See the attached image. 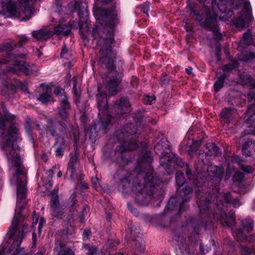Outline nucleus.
<instances>
[{"mask_svg":"<svg viewBox=\"0 0 255 255\" xmlns=\"http://www.w3.org/2000/svg\"><path fill=\"white\" fill-rule=\"evenodd\" d=\"M135 241L136 242L135 246H136L137 249L140 252L143 253L144 251L145 246L141 239L135 240Z\"/></svg>","mask_w":255,"mask_h":255,"instance_id":"nucleus-51","label":"nucleus"},{"mask_svg":"<svg viewBox=\"0 0 255 255\" xmlns=\"http://www.w3.org/2000/svg\"><path fill=\"white\" fill-rule=\"evenodd\" d=\"M234 235L238 238V240L244 242V239L245 235L243 230L239 228H237L234 232Z\"/></svg>","mask_w":255,"mask_h":255,"instance_id":"nucleus-44","label":"nucleus"},{"mask_svg":"<svg viewBox=\"0 0 255 255\" xmlns=\"http://www.w3.org/2000/svg\"><path fill=\"white\" fill-rule=\"evenodd\" d=\"M97 18L104 23L103 28L93 30V37L97 45L100 47L99 64L107 70L106 74L102 75L105 79L106 87L111 95H116L120 91L123 73L116 69L115 61L117 52L113 49L115 46L114 35L116 27L119 23L118 11L115 6L110 8H99L96 13Z\"/></svg>","mask_w":255,"mask_h":255,"instance_id":"nucleus-1","label":"nucleus"},{"mask_svg":"<svg viewBox=\"0 0 255 255\" xmlns=\"http://www.w3.org/2000/svg\"><path fill=\"white\" fill-rule=\"evenodd\" d=\"M243 39L244 43L246 45H250L253 43V38L250 29H248L247 31L244 34Z\"/></svg>","mask_w":255,"mask_h":255,"instance_id":"nucleus-37","label":"nucleus"},{"mask_svg":"<svg viewBox=\"0 0 255 255\" xmlns=\"http://www.w3.org/2000/svg\"><path fill=\"white\" fill-rule=\"evenodd\" d=\"M236 111L232 108H225L220 114L221 118L225 122L229 123L233 118Z\"/></svg>","mask_w":255,"mask_h":255,"instance_id":"nucleus-25","label":"nucleus"},{"mask_svg":"<svg viewBox=\"0 0 255 255\" xmlns=\"http://www.w3.org/2000/svg\"><path fill=\"white\" fill-rule=\"evenodd\" d=\"M3 116L0 114V128L2 130H5L6 125L4 118L8 123L12 122L15 119V116L9 113L6 109L5 107L2 105Z\"/></svg>","mask_w":255,"mask_h":255,"instance_id":"nucleus-20","label":"nucleus"},{"mask_svg":"<svg viewBox=\"0 0 255 255\" xmlns=\"http://www.w3.org/2000/svg\"><path fill=\"white\" fill-rule=\"evenodd\" d=\"M246 122L249 128V129L245 130L242 133L240 138H243L246 135H255V103L251 105L248 109L246 113Z\"/></svg>","mask_w":255,"mask_h":255,"instance_id":"nucleus-10","label":"nucleus"},{"mask_svg":"<svg viewBox=\"0 0 255 255\" xmlns=\"http://www.w3.org/2000/svg\"><path fill=\"white\" fill-rule=\"evenodd\" d=\"M115 178L119 180V190L127 193L131 189L135 194V202L139 205L146 206L151 199L161 201L162 199V182L154 178L150 171L135 175L120 169L117 171Z\"/></svg>","mask_w":255,"mask_h":255,"instance_id":"nucleus-2","label":"nucleus"},{"mask_svg":"<svg viewBox=\"0 0 255 255\" xmlns=\"http://www.w3.org/2000/svg\"><path fill=\"white\" fill-rule=\"evenodd\" d=\"M71 26L69 23L60 24L55 28L54 33L57 34H62L67 36L71 31Z\"/></svg>","mask_w":255,"mask_h":255,"instance_id":"nucleus-28","label":"nucleus"},{"mask_svg":"<svg viewBox=\"0 0 255 255\" xmlns=\"http://www.w3.org/2000/svg\"><path fill=\"white\" fill-rule=\"evenodd\" d=\"M26 83L18 81L17 83V87H20L24 91L28 92L27 88L26 87Z\"/></svg>","mask_w":255,"mask_h":255,"instance_id":"nucleus-63","label":"nucleus"},{"mask_svg":"<svg viewBox=\"0 0 255 255\" xmlns=\"http://www.w3.org/2000/svg\"><path fill=\"white\" fill-rule=\"evenodd\" d=\"M177 189L175 197H171L168 202L166 207L171 210L177 208L179 212L183 210L184 202L188 201L192 192L193 189L190 186L185 185L182 189Z\"/></svg>","mask_w":255,"mask_h":255,"instance_id":"nucleus-7","label":"nucleus"},{"mask_svg":"<svg viewBox=\"0 0 255 255\" xmlns=\"http://www.w3.org/2000/svg\"><path fill=\"white\" fill-rule=\"evenodd\" d=\"M196 194L200 214L203 215L205 213L208 214L210 213L209 205L210 204L209 195H207V193H205L200 189L196 191Z\"/></svg>","mask_w":255,"mask_h":255,"instance_id":"nucleus-12","label":"nucleus"},{"mask_svg":"<svg viewBox=\"0 0 255 255\" xmlns=\"http://www.w3.org/2000/svg\"><path fill=\"white\" fill-rule=\"evenodd\" d=\"M162 86H166L169 84V78L165 73H163L160 79Z\"/></svg>","mask_w":255,"mask_h":255,"instance_id":"nucleus-50","label":"nucleus"},{"mask_svg":"<svg viewBox=\"0 0 255 255\" xmlns=\"http://www.w3.org/2000/svg\"><path fill=\"white\" fill-rule=\"evenodd\" d=\"M241 225L248 233L251 232L254 228V222L250 219H245L241 220Z\"/></svg>","mask_w":255,"mask_h":255,"instance_id":"nucleus-33","label":"nucleus"},{"mask_svg":"<svg viewBox=\"0 0 255 255\" xmlns=\"http://www.w3.org/2000/svg\"><path fill=\"white\" fill-rule=\"evenodd\" d=\"M53 34V32L52 31L42 29L32 32V36L39 40H45L52 36Z\"/></svg>","mask_w":255,"mask_h":255,"instance_id":"nucleus-24","label":"nucleus"},{"mask_svg":"<svg viewBox=\"0 0 255 255\" xmlns=\"http://www.w3.org/2000/svg\"><path fill=\"white\" fill-rule=\"evenodd\" d=\"M200 250L201 252L205 254L209 252L211 250L210 246H208L207 244L205 245L203 243L200 244Z\"/></svg>","mask_w":255,"mask_h":255,"instance_id":"nucleus-53","label":"nucleus"},{"mask_svg":"<svg viewBox=\"0 0 255 255\" xmlns=\"http://www.w3.org/2000/svg\"><path fill=\"white\" fill-rule=\"evenodd\" d=\"M154 149L156 153L161 154L164 156L171 151L169 142L165 138H162L157 142Z\"/></svg>","mask_w":255,"mask_h":255,"instance_id":"nucleus-15","label":"nucleus"},{"mask_svg":"<svg viewBox=\"0 0 255 255\" xmlns=\"http://www.w3.org/2000/svg\"><path fill=\"white\" fill-rule=\"evenodd\" d=\"M225 215H226V214ZM224 224L223 225L227 227L234 226L235 223V219H234V217H230L226 216V218L224 219Z\"/></svg>","mask_w":255,"mask_h":255,"instance_id":"nucleus-49","label":"nucleus"},{"mask_svg":"<svg viewBox=\"0 0 255 255\" xmlns=\"http://www.w3.org/2000/svg\"><path fill=\"white\" fill-rule=\"evenodd\" d=\"M16 88V86L12 84L4 83L2 86L0 87V93L5 96L6 98L11 99L14 97Z\"/></svg>","mask_w":255,"mask_h":255,"instance_id":"nucleus-18","label":"nucleus"},{"mask_svg":"<svg viewBox=\"0 0 255 255\" xmlns=\"http://www.w3.org/2000/svg\"><path fill=\"white\" fill-rule=\"evenodd\" d=\"M115 106L118 114H124L130 111V102L125 97H122L119 101H116Z\"/></svg>","mask_w":255,"mask_h":255,"instance_id":"nucleus-16","label":"nucleus"},{"mask_svg":"<svg viewBox=\"0 0 255 255\" xmlns=\"http://www.w3.org/2000/svg\"><path fill=\"white\" fill-rule=\"evenodd\" d=\"M28 39L25 36L22 35L19 36V42L17 43H14L12 40H10L8 42L2 43L0 45V56L10 59H15L17 58H23L25 57L24 54H12L13 49V45L15 47H21L27 42Z\"/></svg>","mask_w":255,"mask_h":255,"instance_id":"nucleus-8","label":"nucleus"},{"mask_svg":"<svg viewBox=\"0 0 255 255\" xmlns=\"http://www.w3.org/2000/svg\"><path fill=\"white\" fill-rule=\"evenodd\" d=\"M243 0H222L223 2H225L229 3L234 9H238Z\"/></svg>","mask_w":255,"mask_h":255,"instance_id":"nucleus-40","label":"nucleus"},{"mask_svg":"<svg viewBox=\"0 0 255 255\" xmlns=\"http://www.w3.org/2000/svg\"><path fill=\"white\" fill-rule=\"evenodd\" d=\"M54 93L60 99H62L63 97H66L67 95L64 89L60 87H57L54 91Z\"/></svg>","mask_w":255,"mask_h":255,"instance_id":"nucleus-47","label":"nucleus"},{"mask_svg":"<svg viewBox=\"0 0 255 255\" xmlns=\"http://www.w3.org/2000/svg\"><path fill=\"white\" fill-rule=\"evenodd\" d=\"M223 198H224L225 203L227 204L231 203L233 200L232 195L230 193H224L223 195Z\"/></svg>","mask_w":255,"mask_h":255,"instance_id":"nucleus-54","label":"nucleus"},{"mask_svg":"<svg viewBox=\"0 0 255 255\" xmlns=\"http://www.w3.org/2000/svg\"><path fill=\"white\" fill-rule=\"evenodd\" d=\"M14 68H9L7 72L15 73L16 70L22 72L26 76H36L39 71V68L35 64H29L25 61H20L14 59Z\"/></svg>","mask_w":255,"mask_h":255,"instance_id":"nucleus-9","label":"nucleus"},{"mask_svg":"<svg viewBox=\"0 0 255 255\" xmlns=\"http://www.w3.org/2000/svg\"><path fill=\"white\" fill-rule=\"evenodd\" d=\"M238 58L240 61L248 62L255 59V53L248 51H244L238 55Z\"/></svg>","mask_w":255,"mask_h":255,"instance_id":"nucleus-31","label":"nucleus"},{"mask_svg":"<svg viewBox=\"0 0 255 255\" xmlns=\"http://www.w3.org/2000/svg\"><path fill=\"white\" fill-rule=\"evenodd\" d=\"M24 236V233L22 232L20 233L18 240L14 242L13 244L11 246L9 249V252H13L11 255H16V254H19L23 252V249L19 248V245L21 242Z\"/></svg>","mask_w":255,"mask_h":255,"instance_id":"nucleus-23","label":"nucleus"},{"mask_svg":"<svg viewBox=\"0 0 255 255\" xmlns=\"http://www.w3.org/2000/svg\"><path fill=\"white\" fill-rule=\"evenodd\" d=\"M18 134L19 129L16 124H13L9 127L7 132L4 131L2 133L0 137L2 149L5 152L9 163L16 168L14 177L17 180V202L24 199L26 196V188L24 183L26 179V171L22 165L19 154L15 151L14 143L18 138Z\"/></svg>","mask_w":255,"mask_h":255,"instance_id":"nucleus-3","label":"nucleus"},{"mask_svg":"<svg viewBox=\"0 0 255 255\" xmlns=\"http://www.w3.org/2000/svg\"><path fill=\"white\" fill-rule=\"evenodd\" d=\"M206 149L205 154L207 156H217L221 153L219 148L213 142H209L206 145Z\"/></svg>","mask_w":255,"mask_h":255,"instance_id":"nucleus-29","label":"nucleus"},{"mask_svg":"<svg viewBox=\"0 0 255 255\" xmlns=\"http://www.w3.org/2000/svg\"><path fill=\"white\" fill-rule=\"evenodd\" d=\"M137 133L136 126L132 124L125 126L122 131H118L117 138L123 140L124 142L116 148V152L123 154L126 151L135 149L137 145L133 136H135Z\"/></svg>","mask_w":255,"mask_h":255,"instance_id":"nucleus-5","label":"nucleus"},{"mask_svg":"<svg viewBox=\"0 0 255 255\" xmlns=\"http://www.w3.org/2000/svg\"><path fill=\"white\" fill-rule=\"evenodd\" d=\"M203 226L202 222L194 219H190L185 226L178 229L174 239L177 242L178 248L182 254L187 255L193 254L192 244L196 242V237Z\"/></svg>","mask_w":255,"mask_h":255,"instance_id":"nucleus-4","label":"nucleus"},{"mask_svg":"<svg viewBox=\"0 0 255 255\" xmlns=\"http://www.w3.org/2000/svg\"><path fill=\"white\" fill-rule=\"evenodd\" d=\"M255 147L254 141L251 138H248L242 146V151L243 154L247 156H251Z\"/></svg>","mask_w":255,"mask_h":255,"instance_id":"nucleus-22","label":"nucleus"},{"mask_svg":"<svg viewBox=\"0 0 255 255\" xmlns=\"http://www.w3.org/2000/svg\"><path fill=\"white\" fill-rule=\"evenodd\" d=\"M201 144V141H195L191 145L188 150V153L190 155H193L199 148Z\"/></svg>","mask_w":255,"mask_h":255,"instance_id":"nucleus-39","label":"nucleus"},{"mask_svg":"<svg viewBox=\"0 0 255 255\" xmlns=\"http://www.w3.org/2000/svg\"><path fill=\"white\" fill-rule=\"evenodd\" d=\"M37 0H18V6L22 11L20 13L21 20L30 18L34 12L33 3Z\"/></svg>","mask_w":255,"mask_h":255,"instance_id":"nucleus-11","label":"nucleus"},{"mask_svg":"<svg viewBox=\"0 0 255 255\" xmlns=\"http://www.w3.org/2000/svg\"><path fill=\"white\" fill-rule=\"evenodd\" d=\"M6 7L7 11L10 13L14 14L16 12V10L14 3L10 2L7 3Z\"/></svg>","mask_w":255,"mask_h":255,"instance_id":"nucleus-52","label":"nucleus"},{"mask_svg":"<svg viewBox=\"0 0 255 255\" xmlns=\"http://www.w3.org/2000/svg\"><path fill=\"white\" fill-rule=\"evenodd\" d=\"M185 167H186V174L187 177L189 179H191L192 177V172L191 170L189 168V165L188 164L186 163L185 164Z\"/></svg>","mask_w":255,"mask_h":255,"instance_id":"nucleus-60","label":"nucleus"},{"mask_svg":"<svg viewBox=\"0 0 255 255\" xmlns=\"http://www.w3.org/2000/svg\"><path fill=\"white\" fill-rule=\"evenodd\" d=\"M174 161L176 162L177 165L181 167H183L186 163L184 162L182 159L180 158L177 157L175 159H174Z\"/></svg>","mask_w":255,"mask_h":255,"instance_id":"nucleus-64","label":"nucleus"},{"mask_svg":"<svg viewBox=\"0 0 255 255\" xmlns=\"http://www.w3.org/2000/svg\"><path fill=\"white\" fill-rule=\"evenodd\" d=\"M98 106L100 111L99 116L102 122L101 127L104 130H105L111 123V116L109 115H106L104 117H102V114L104 111H107V107L105 104L102 105V104L100 103V97H98Z\"/></svg>","mask_w":255,"mask_h":255,"instance_id":"nucleus-17","label":"nucleus"},{"mask_svg":"<svg viewBox=\"0 0 255 255\" xmlns=\"http://www.w3.org/2000/svg\"><path fill=\"white\" fill-rule=\"evenodd\" d=\"M231 162L238 163L240 166L242 164V160L239 156H233L231 157Z\"/></svg>","mask_w":255,"mask_h":255,"instance_id":"nucleus-59","label":"nucleus"},{"mask_svg":"<svg viewBox=\"0 0 255 255\" xmlns=\"http://www.w3.org/2000/svg\"><path fill=\"white\" fill-rule=\"evenodd\" d=\"M239 63L237 61L234 60L228 64L224 65L222 67V70L224 72H231L232 70L237 69L239 66Z\"/></svg>","mask_w":255,"mask_h":255,"instance_id":"nucleus-35","label":"nucleus"},{"mask_svg":"<svg viewBox=\"0 0 255 255\" xmlns=\"http://www.w3.org/2000/svg\"><path fill=\"white\" fill-rule=\"evenodd\" d=\"M62 135H59L56 137L55 145L58 147L65 148L66 141Z\"/></svg>","mask_w":255,"mask_h":255,"instance_id":"nucleus-42","label":"nucleus"},{"mask_svg":"<svg viewBox=\"0 0 255 255\" xmlns=\"http://www.w3.org/2000/svg\"><path fill=\"white\" fill-rule=\"evenodd\" d=\"M50 207L52 210V216L57 219H63V215L64 213L63 206L60 205L59 199L57 196H54L51 200Z\"/></svg>","mask_w":255,"mask_h":255,"instance_id":"nucleus-14","label":"nucleus"},{"mask_svg":"<svg viewBox=\"0 0 255 255\" xmlns=\"http://www.w3.org/2000/svg\"><path fill=\"white\" fill-rule=\"evenodd\" d=\"M234 24L237 28L241 30L245 26V20L242 17H239L235 20Z\"/></svg>","mask_w":255,"mask_h":255,"instance_id":"nucleus-43","label":"nucleus"},{"mask_svg":"<svg viewBox=\"0 0 255 255\" xmlns=\"http://www.w3.org/2000/svg\"><path fill=\"white\" fill-rule=\"evenodd\" d=\"M152 161V158L151 156L150 152H146L143 154L141 159V162L147 163L148 165L149 163H151Z\"/></svg>","mask_w":255,"mask_h":255,"instance_id":"nucleus-45","label":"nucleus"},{"mask_svg":"<svg viewBox=\"0 0 255 255\" xmlns=\"http://www.w3.org/2000/svg\"><path fill=\"white\" fill-rule=\"evenodd\" d=\"M189 8L190 13L196 15V20L202 27L208 30L217 28V14L213 7L209 8L204 6L199 12H197L191 5L189 6Z\"/></svg>","mask_w":255,"mask_h":255,"instance_id":"nucleus-6","label":"nucleus"},{"mask_svg":"<svg viewBox=\"0 0 255 255\" xmlns=\"http://www.w3.org/2000/svg\"><path fill=\"white\" fill-rule=\"evenodd\" d=\"M83 248L87 251L86 255H94L98 252V248L96 246L85 244L83 245Z\"/></svg>","mask_w":255,"mask_h":255,"instance_id":"nucleus-36","label":"nucleus"},{"mask_svg":"<svg viewBox=\"0 0 255 255\" xmlns=\"http://www.w3.org/2000/svg\"><path fill=\"white\" fill-rule=\"evenodd\" d=\"M19 211L17 213V214L16 215H15V216L14 217L13 222H12L13 229L14 230V233H10L9 238H11L13 236L14 234L15 233V232L16 230H17V228L18 227V224H19V219L22 216L20 212L22 211V210L24 208V207L23 205H20L19 207Z\"/></svg>","mask_w":255,"mask_h":255,"instance_id":"nucleus-32","label":"nucleus"},{"mask_svg":"<svg viewBox=\"0 0 255 255\" xmlns=\"http://www.w3.org/2000/svg\"><path fill=\"white\" fill-rule=\"evenodd\" d=\"M207 170L211 176L216 177L220 180H221L224 175L223 170L216 166L210 165L207 167Z\"/></svg>","mask_w":255,"mask_h":255,"instance_id":"nucleus-27","label":"nucleus"},{"mask_svg":"<svg viewBox=\"0 0 255 255\" xmlns=\"http://www.w3.org/2000/svg\"><path fill=\"white\" fill-rule=\"evenodd\" d=\"M58 116L60 120L57 121L58 125L60 126L58 130L60 134L66 135L67 134V120L69 118V116L67 111L68 110L64 109L61 107H58Z\"/></svg>","mask_w":255,"mask_h":255,"instance_id":"nucleus-13","label":"nucleus"},{"mask_svg":"<svg viewBox=\"0 0 255 255\" xmlns=\"http://www.w3.org/2000/svg\"><path fill=\"white\" fill-rule=\"evenodd\" d=\"M65 148L57 146L55 150L56 156L61 157L64 154V150Z\"/></svg>","mask_w":255,"mask_h":255,"instance_id":"nucleus-56","label":"nucleus"},{"mask_svg":"<svg viewBox=\"0 0 255 255\" xmlns=\"http://www.w3.org/2000/svg\"><path fill=\"white\" fill-rule=\"evenodd\" d=\"M254 240L255 241V236L254 235H251L249 236H246L245 235V238L244 239V242L246 241L248 242H250Z\"/></svg>","mask_w":255,"mask_h":255,"instance_id":"nucleus-61","label":"nucleus"},{"mask_svg":"<svg viewBox=\"0 0 255 255\" xmlns=\"http://www.w3.org/2000/svg\"><path fill=\"white\" fill-rule=\"evenodd\" d=\"M233 178L234 182H241L244 178V174L240 171L236 172Z\"/></svg>","mask_w":255,"mask_h":255,"instance_id":"nucleus-48","label":"nucleus"},{"mask_svg":"<svg viewBox=\"0 0 255 255\" xmlns=\"http://www.w3.org/2000/svg\"><path fill=\"white\" fill-rule=\"evenodd\" d=\"M244 8L248 13H250L251 12V6L250 3L249 1H246L244 3Z\"/></svg>","mask_w":255,"mask_h":255,"instance_id":"nucleus-62","label":"nucleus"},{"mask_svg":"<svg viewBox=\"0 0 255 255\" xmlns=\"http://www.w3.org/2000/svg\"><path fill=\"white\" fill-rule=\"evenodd\" d=\"M54 250L57 255H75L72 250L70 248L66 249L65 245L60 241L55 242Z\"/></svg>","mask_w":255,"mask_h":255,"instance_id":"nucleus-21","label":"nucleus"},{"mask_svg":"<svg viewBox=\"0 0 255 255\" xmlns=\"http://www.w3.org/2000/svg\"><path fill=\"white\" fill-rule=\"evenodd\" d=\"M241 169L247 173H251L253 172V169L250 166L241 164L240 166Z\"/></svg>","mask_w":255,"mask_h":255,"instance_id":"nucleus-55","label":"nucleus"},{"mask_svg":"<svg viewBox=\"0 0 255 255\" xmlns=\"http://www.w3.org/2000/svg\"><path fill=\"white\" fill-rule=\"evenodd\" d=\"M227 78L226 73L223 74L220 77L218 78L217 80L214 84V89L216 92L219 91L223 86L224 81Z\"/></svg>","mask_w":255,"mask_h":255,"instance_id":"nucleus-34","label":"nucleus"},{"mask_svg":"<svg viewBox=\"0 0 255 255\" xmlns=\"http://www.w3.org/2000/svg\"><path fill=\"white\" fill-rule=\"evenodd\" d=\"M211 31H213L215 38L217 39V40L221 39V38L222 37V35L221 33L217 29V28H215L214 29L211 30Z\"/></svg>","mask_w":255,"mask_h":255,"instance_id":"nucleus-58","label":"nucleus"},{"mask_svg":"<svg viewBox=\"0 0 255 255\" xmlns=\"http://www.w3.org/2000/svg\"><path fill=\"white\" fill-rule=\"evenodd\" d=\"M60 105L58 107L63 108L64 109L70 110L71 109V106L69 102L68 101V99L67 96L63 97L62 99L60 100Z\"/></svg>","mask_w":255,"mask_h":255,"instance_id":"nucleus-41","label":"nucleus"},{"mask_svg":"<svg viewBox=\"0 0 255 255\" xmlns=\"http://www.w3.org/2000/svg\"><path fill=\"white\" fill-rule=\"evenodd\" d=\"M242 255H251L254 252V249L247 246H241Z\"/></svg>","mask_w":255,"mask_h":255,"instance_id":"nucleus-46","label":"nucleus"},{"mask_svg":"<svg viewBox=\"0 0 255 255\" xmlns=\"http://www.w3.org/2000/svg\"><path fill=\"white\" fill-rule=\"evenodd\" d=\"M140 7H141V9H142V11L144 13H146L147 16H148L147 12L149 9V3L148 2H146L144 3H143L142 5H141Z\"/></svg>","mask_w":255,"mask_h":255,"instance_id":"nucleus-57","label":"nucleus"},{"mask_svg":"<svg viewBox=\"0 0 255 255\" xmlns=\"http://www.w3.org/2000/svg\"><path fill=\"white\" fill-rule=\"evenodd\" d=\"M70 161L68 165V169L70 173V177L72 178L73 177L75 172V166L78 162V159L76 152L74 153H71L70 154Z\"/></svg>","mask_w":255,"mask_h":255,"instance_id":"nucleus-26","label":"nucleus"},{"mask_svg":"<svg viewBox=\"0 0 255 255\" xmlns=\"http://www.w3.org/2000/svg\"><path fill=\"white\" fill-rule=\"evenodd\" d=\"M45 87L44 84H41L40 85V87L43 88ZM46 93H43L41 94L39 97L38 98V100L41 101L43 104L47 103L48 102H52L54 101L51 96V91L48 92V87L47 86H46Z\"/></svg>","mask_w":255,"mask_h":255,"instance_id":"nucleus-30","label":"nucleus"},{"mask_svg":"<svg viewBox=\"0 0 255 255\" xmlns=\"http://www.w3.org/2000/svg\"><path fill=\"white\" fill-rule=\"evenodd\" d=\"M176 181L179 187L181 188L183 186L184 183V174L181 171H178L175 175Z\"/></svg>","mask_w":255,"mask_h":255,"instance_id":"nucleus-38","label":"nucleus"},{"mask_svg":"<svg viewBox=\"0 0 255 255\" xmlns=\"http://www.w3.org/2000/svg\"><path fill=\"white\" fill-rule=\"evenodd\" d=\"M57 127L54 120L50 118H47V125L45 127V131L47 134L49 133L52 137H56L60 135L58 128L60 126ZM60 135H61L60 134Z\"/></svg>","mask_w":255,"mask_h":255,"instance_id":"nucleus-19","label":"nucleus"}]
</instances>
